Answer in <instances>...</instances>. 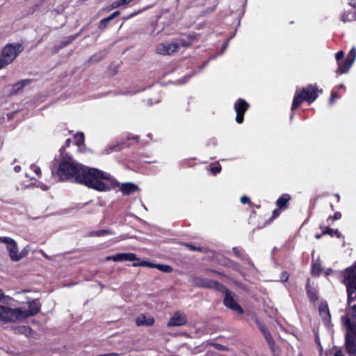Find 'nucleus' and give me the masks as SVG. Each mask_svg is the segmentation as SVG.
Wrapping results in <instances>:
<instances>
[{
	"label": "nucleus",
	"mask_w": 356,
	"mask_h": 356,
	"mask_svg": "<svg viewBox=\"0 0 356 356\" xmlns=\"http://www.w3.org/2000/svg\"><path fill=\"white\" fill-rule=\"evenodd\" d=\"M319 313L325 323H329L330 320V314L328 306L325 303H321L319 306Z\"/></svg>",
	"instance_id": "2eb2a0df"
},
{
	"label": "nucleus",
	"mask_w": 356,
	"mask_h": 356,
	"mask_svg": "<svg viewBox=\"0 0 356 356\" xmlns=\"http://www.w3.org/2000/svg\"><path fill=\"white\" fill-rule=\"evenodd\" d=\"M136 15V13L131 14V15L128 17V18H129V17H132L135 16Z\"/></svg>",
	"instance_id": "4d7b16f0"
},
{
	"label": "nucleus",
	"mask_w": 356,
	"mask_h": 356,
	"mask_svg": "<svg viewBox=\"0 0 356 356\" xmlns=\"http://www.w3.org/2000/svg\"><path fill=\"white\" fill-rule=\"evenodd\" d=\"M298 356H302V353H300V354L298 355Z\"/></svg>",
	"instance_id": "bf43d9fd"
},
{
	"label": "nucleus",
	"mask_w": 356,
	"mask_h": 356,
	"mask_svg": "<svg viewBox=\"0 0 356 356\" xmlns=\"http://www.w3.org/2000/svg\"><path fill=\"white\" fill-rule=\"evenodd\" d=\"M29 80H22L13 86V92H17L18 90L24 87L29 83Z\"/></svg>",
	"instance_id": "aec40b11"
},
{
	"label": "nucleus",
	"mask_w": 356,
	"mask_h": 356,
	"mask_svg": "<svg viewBox=\"0 0 356 356\" xmlns=\"http://www.w3.org/2000/svg\"><path fill=\"white\" fill-rule=\"evenodd\" d=\"M224 304L226 307L236 311L238 314H241L243 313V309L234 300L232 293L227 289L225 291Z\"/></svg>",
	"instance_id": "1a4fd4ad"
},
{
	"label": "nucleus",
	"mask_w": 356,
	"mask_h": 356,
	"mask_svg": "<svg viewBox=\"0 0 356 356\" xmlns=\"http://www.w3.org/2000/svg\"><path fill=\"white\" fill-rule=\"evenodd\" d=\"M329 234L330 236H336L337 238L341 237V233L337 229L327 228L323 232V234Z\"/></svg>",
	"instance_id": "5701e85b"
},
{
	"label": "nucleus",
	"mask_w": 356,
	"mask_h": 356,
	"mask_svg": "<svg viewBox=\"0 0 356 356\" xmlns=\"http://www.w3.org/2000/svg\"><path fill=\"white\" fill-rule=\"evenodd\" d=\"M155 265L151 262L146 261H142L137 263H134L133 266L137 267V266H146L149 268H155Z\"/></svg>",
	"instance_id": "4be33fe9"
},
{
	"label": "nucleus",
	"mask_w": 356,
	"mask_h": 356,
	"mask_svg": "<svg viewBox=\"0 0 356 356\" xmlns=\"http://www.w3.org/2000/svg\"><path fill=\"white\" fill-rule=\"evenodd\" d=\"M8 300H11V298L6 296L2 290L0 289V302L7 303Z\"/></svg>",
	"instance_id": "cd10ccee"
},
{
	"label": "nucleus",
	"mask_w": 356,
	"mask_h": 356,
	"mask_svg": "<svg viewBox=\"0 0 356 356\" xmlns=\"http://www.w3.org/2000/svg\"><path fill=\"white\" fill-rule=\"evenodd\" d=\"M209 345L213 346L216 349L219 350H227V348L222 345L215 343H210Z\"/></svg>",
	"instance_id": "c756f323"
},
{
	"label": "nucleus",
	"mask_w": 356,
	"mask_h": 356,
	"mask_svg": "<svg viewBox=\"0 0 356 356\" xmlns=\"http://www.w3.org/2000/svg\"><path fill=\"white\" fill-rule=\"evenodd\" d=\"M204 285L208 287H213L217 286L218 283L216 282H209L208 283H205Z\"/></svg>",
	"instance_id": "ea45409f"
},
{
	"label": "nucleus",
	"mask_w": 356,
	"mask_h": 356,
	"mask_svg": "<svg viewBox=\"0 0 356 356\" xmlns=\"http://www.w3.org/2000/svg\"><path fill=\"white\" fill-rule=\"evenodd\" d=\"M347 64H348V60L347 59H346V60L344 63L339 62L338 63L337 73H339V74H344V73L348 72L351 67H348V65Z\"/></svg>",
	"instance_id": "a211bd4d"
},
{
	"label": "nucleus",
	"mask_w": 356,
	"mask_h": 356,
	"mask_svg": "<svg viewBox=\"0 0 356 356\" xmlns=\"http://www.w3.org/2000/svg\"><path fill=\"white\" fill-rule=\"evenodd\" d=\"M341 218V213L340 212H336L333 216H332V218L333 220H339Z\"/></svg>",
	"instance_id": "58836bf2"
},
{
	"label": "nucleus",
	"mask_w": 356,
	"mask_h": 356,
	"mask_svg": "<svg viewBox=\"0 0 356 356\" xmlns=\"http://www.w3.org/2000/svg\"><path fill=\"white\" fill-rule=\"evenodd\" d=\"M280 209L278 208V209L274 210V211L273 213V218H277L280 214Z\"/></svg>",
	"instance_id": "a19ab883"
},
{
	"label": "nucleus",
	"mask_w": 356,
	"mask_h": 356,
	"mask_svg": "<svg viewBox=\"0 0 356 356\" xmlns=\"http://www.w3.org/2000/svg\"><path fill=\"white\" fill-rule=\"evenodd\" d=\"M353 265H356V261L355 262V264Z\"/></svg>",
	"instance_id": "052dcab7"
},
{
	"label": "nucleus",
	"mask_w": 356,
	"mask_h": 356,
	"mask_svg": "<svg viewBox=\"0 0 356 356\" xmlns=\"http://www.w3.org/2000/svg\"><path fill=\"white\" fill-rule=\"evenodd\" d=\"M257 325H258L259 329L260 330V331L262 333H264L265 331L268 330L266 329V327H265L264 324H263L262 323L258 322L257 323Z\"/></svg>",
	"instance_id": "72a5a7b5"
},
{
	"label": "nucleus",
	"mask_w": 356,
	"mask_h": 356,
	"mask_svg": "<svg viewBox=\"0 0 356 356\" xmlns=\"http://www.w3.org/2000/svg\"><path fill=\"white\" fill-rule=\"evenodd\" d=\"M154 323V318L149 314H143L136 318V324L138 326H150L152 325Z\"/></svg>",
	"instance_id": "ddd939ff"
},
{
	"label": "nucleus",
	"mask_w": 356,
	"mask_h": 356,
	"mask_svg": "<svg viewBox=\"0 0 356 356\" xmlns=\"http://www.w3.org/2000/svg\"><path fill=\"white\" fill-rule=\"evenodd\" d=\"M318 88L315 85H309L303 88L300 92L297 91L293 101L291 109L295 110L304 101L311 104L318 97Z\"/></svg>",
	"instance_id": "20e7f679"
},
{
	"label": "nucleus",
	"mask_w": 356,
	"mask_h": 356,
	"mask_svg": "<svg viewBox=\"0 0 356 356\" xmlns=\"http://www.w3.org/2000/svg\"><path fill=\"white\" fill-rule=\"evenodd\" d=\"M22 51V47L20 44H8L3 48L1 58L4 63L9 65Z\"/></svg>",
	"instance_id": "6e6552de"
},
{
	"label": "nucleus",
	"mask_w": 356,
	"mask_h": 356,
	"mask_svg": "<svg viewBox=\"0 0 356 356\" xmlns=\"http://www.w3.org/2000/svg\"><path fill=\"white\" fill-rule=\"evenodd\" d=\"M122 6V4H121L120 3V0H118V1H114L111 5V9H114V8H117L120 6Z\"/></svg>",
	"instance_id": "7c9ffc66"
},
{
	"label": "nucleus",
	"mask_w": 356,
	"mask_h": 356,
	"mask_svg": "<svg viewBox=\"0 0 356 356\" xmlns=\"http://www.w3.org/2000/svg\"><path fill=\"white\" fill-rule=\"evenodd\" d=\"M344 325L348 330L346 334V348L349 354H354L356 352V328L350 323L348 318H342Z\"/></svg>",
	"instance_id": "423d86ee"
},
{
	"label": "nucleus",
	"mask_w": 356,
	"mask_h": 356,
	"mask_svg": "<svg viewBox=\"0 0 356 356\" xmlns=\"http://www.w3.org/2000/svg\"><path fill=\"white\" fill-rule=\"evenodd\" d=\"M0 243L6 245V250L12 261H18L27 254V251L25 249L19 252L17 242L12 238L7 236L0 237Z\"/></svg>",
	"instance_id": "39448f33"
},
{
	"label": "nucleus",
	"mask_w": 356,
	"mask_h": 356,
	"mask_svg": "<svg viewBox=\"0 0 356 356\" xmlns=\"http://www.w3.org/2000/svg\"><path fill=\"white\" fill-rule=\"evenodd\" d=\"M289 276L286 273H284L283 277H282L283 281H286L288 279Z\"/></svg>",
	"instance_id": "8fccbe9b"
},
{
	"label": "nucleus",
	"mask_w": 356,
	"mask_h": 356,
	"mask_svg": "<svg viewBox=\"0 0 356 356\" xmlns=\"http://www.w3.org/2000/svg\"><path fill=\"white\" fill-rule=\"evenodd\" d=\"M187 322L186 316L179 312H176L168 321V327L181 326Z\"/></svg>",
	"instance_id": "f8f14e48"
},
{
	"label": "nucleus",
	"mask_w": 356,
	"mask_h": 356,
	"mask_svg": "<svg viewBox=\"0 0 356 356\" xmlns=\"http://www.w3.org/2000/svg\"><path fill=\"white\" fill-rule=\"evenodd\" d=\"M349 15L350 14H348L347 15H343L342 16V20L346 22L347 20H353L356 19V17H355L353 15H351L350 17H349Z\"/></svg>",
	"instance_id": "2f4dec72"
},
{
	"label": "nucleus",
	"mask_w": 356,
	"mask_h": 356,
	"mask_svg": "<svg viewBox=\"0 0 356 356\" xmlns=\"http://www.w3.org/2000/svg\"><path fill=\"white\" fill-rule=\"evenodd\" d=\"M108 232L107 230H100V231H97V232H95L94 233V235L95 236H103L106 234H107Z\"/></svg>",
	"instance_id": "4c0bfd02"
},
{
	"label": "nucleus",
	"mask_w": 356,
	"mask_h": 356,
	"mask_svg": "<svg viewBox=\"0 0 356 356\" xmlns=\"http://www.w3.org/2000/svg\"><path fill=\"white\" fill-rule=\"evenodd\" d=\"M30 170H32L35 175L38 177H40L41 175V170L39 166H38L35 164H32L30 166Z\"/></svg>",
	"instance_id": "a878e982"
},
{
	"label": "nucleus",
	"mask_w": 356,
	"mask_h": 356,
	"mask_svg": "<svg viewBox=\"0 0 356 356\" xmlns=\"http://www.w3.org/2000/svg\"><path fill=\"white\" fill-rule=\"evenodd\" d=\"M356 58V49L355 47H353L350 52L348 53L347 60H348V67H351L354 63Z\"/></svg>",
	"instance_id": "f3484780"
},
{
	"label": "nucleus",
	"mask_w": 356,
	"mask_h": 356,
	"mask_svg": "<svg viewBox=\"0 0 356 356\" xmlns=\"http://www.w3.org/2000/svg\"><path fill=\"white\" fill-rule=\"evenodd\" d=\"M249 104L243 99H238L234 104V110L236 113V121L241 124L243 121V115L248 108Z\"/></svg>",
	"instance_id": "9d476101"
},
{
	"label": "nucleus",
	"mask_w": 356,
	"mask_h": 356,
	"mask_svg": "<svg viewBox=\"0 0 356 356\" xmlns=\"http://www.w3.org/2000/svg\"><path fill=\"white\" fill-rule=\"evenodd\" d=\"M233 251L236 255L239 256V250L236 248H234Z\"/></svg>",
	"instance_id": "09e8293b"
},
{
	"label": "nucleus",
	"mask_w": 356,
	"mask_h": 356,
	"mask_svg": "<svg viewBox=\"0 0 356 356\" xmlns=\"http://www.w3.org/2000/svg\"><path fill=\"white\" fill-rule=\"evenodd\" d=\"M106 261L113 260V261H138L139 259L137 258L136 255L134 253L131 252H124V253H118L113 256H108L106 257Z\"/></svg>",
	"instance_id": "9b49d317"
},
{
	"label": "nucleus",
	"mask_w": 356,
	"mask_h": 356,
	"mask_svg": "<svg viewBox=\"0 0 356 356\" xmlns=\"http://www.w3.org/2000/svg\"><path fill=\"white\" fill-rule=\"evenodd\" d=\"M343 87V86L342 84H341V85H339V88H342Z\"/></svg>",
	"instance_id": "13d9d810"
},
{
	"label": "nucleus",
	"mask_w": 356,
	"mask_h": 356,
	"mask_svg": "<svg viewBox=\"0 0 356 356\" xmlns=\"http://www.w3.org/2000/svg\"><path fill=\"white\" fill-rule=\"evenodd\" d=\"M108 22H104V19L100 22V26L101 27H106Z\"/></svg>",
	"instance_id": "a18cd8bd"
},
{
	"label": "nucleus",
	"mask_w": 356,
	"mask_h": 356,
	"mask_svg": "<svg viewBox=\"0 0 356 356\" xmlns=\"http://www.w3.org/2000/svg\"><path fill=\"white\" fill-rule=\"evenodd\" d=\"M14 170L16 172H19L20 170H21V167L19 165H16L15 166L14 168Z\"/></svg>",
	"instance_id": "de8ad7c7"
},
{
	"label": "nucleus",
	"mask_w": 356,
	"mask_h": 356,
	"mask_svg": "<svg viewBox=\"0 0 356 356\" xmlns=\"http://www.w3.org/2000/svg\"><path fill=\"white\" fill-rule=\"evenodd\" d=\"M342 282L346 285L348 293V303L356 300V265H352L341 272Z\"/></svg>",
	"instance_id": "7ed1b4c3"
},
{
	"label": "nucleus",
	"mask_w": 356,
	"mask_h": 356,
	"mask_svg": "<svg viewBox=\"0 0 356 356\" xmlns=\"http://www.w3.org/2000/svg\"><path fill=\"white\" fill-rule=\"evenodd\" d=\"M220 170H221L220 167H218V166L211 168V172H213V174L214 175L219 173L220 172Z\"/></svg>",
	"instance_id": "c9c22d12"
},
{
	"label": "nucleus",
	"mask_w": 356,
	"mask_h": 356,
	"mask_svg": "<svg viewBox=\"0 0 356 356\" xmlns=\"http://www.w3.org/2000/svg\"><path fill=\"white\" fill-rule=\"evenodd\" d=\"M188 247L189 248L190 250H200V248L195 247L192 245H188Z\"/></svg>",
	"instance_id": "c03bdc74"
},
{
	"label": "nucleus",
	"mask_w": 356,
	"mask_h": 356,
	"mask_svg": "<svg viewBox=\"0 0 356 356\" xmlns=\"http://www.w3.org/2000/svg\"><path fill=\"white\" fill-rule=\"evenodd\" d=\"M337 98H338L337 93L332 92L330 99V104H333Z\"/></svg>",
	"instance_id": "e433bc0d"
},
{
	"label": "nucleus",
	"mask_w": 356,
	"mask_h": 356,
	"mask_svg": "<svg viewBox=\"0 0 356 356\" xmlns=\"http://www.w3.org/2000/svg\"><path fill=\"white\" fill-rule=\"evenodd\" d=\"M70 143V139H67L66 140V145H69Z\"/></svg>",
	"instance_id": "6e6d98bb"
},
{
	"label": "nucleus",
	"mask_w": 356,
	"mask_h": 356,
	"mask_svg": "<svg viewBox=\"0 0 356 356\" xmlns=\"http://www.w3.org/2000/svg\"><path fill=\"white\" fill-rule=\"evenodd\" d=\"M307 291L308 296L312 301H316L318 299L316 290L310 287L309 281L307 282Z\"/></svg>",
	"instance_id": "6ab92c4d"
},
{
	"label": "nucleus",
	"mask_w": 356,
	"mask_h": 356,
	"mask_svg": "<svg viewBox=\"0 0 356 356\" xmlns=\"http://www.w3.org/2000/svg\"><path fill=\"white\" fill-rule=\"evenodd\" d=\"M26 177H30L31 179L35 178L30 172H26Z\"/></svg>",
	"instance_id": "3c124183"
},
{
	"label": "nucleus",
	"mask_w": 356,
	"mask_h": 356,
	"mask_svg": "<svg viewBox=\"0 0 356 356\" xmlns=\"http://www.w3.org/2000/svg\"><path fill=\"white\" fill-rule=\"evenodd\" d=\"M241 202L242 204H249L250 203V200L248 197L243 195L241 197Z\"/></svg>",
	"instance_id": "473e14b6"
},
{
	"label": "nucleus",
	"mask_w": 356,
	"mask_h": 356,
	"mask_svg": "<svg viewBox=\"0 0 356 356\" xmlns=\"http://www.w3.org/2000/svg\"><path fill=\"white\" fill-rule=\"evenodd\" d=\"M334 356H343V353H342V352L341 350H337L334 353Z\"/></svg>",
	"instance_id": "49530a36"
},
{
	"label": "nucleus",
	"mask_w": 356,
	"mask_h": 356,
	"mask_svg": "<svg viewBox=\"0 0 356 356\" xmlns=\"http://www.w3.org/2000/svg\"><path fill=\"white\" fill-rule=\"evenodd\" d=\"M155 268L165 273H171L172 268L168 265L156 264Z\"/></svg>",
	"instance_id": "412c9836"
},
{
	"label": "nucleus",
	"mask_w": 356,
	"mask_h": 356,
	"mask_svg": "<svg viewBox=\"0 0 356 356\" xmlns=\"http://www.w3.org/2000/svg\"><path fill=\"white\" fill-rule=\"evenodd\" d=\"M322 235H323V233L321 234H316L315 237L316 238L319 239L321 237Z\"/></svg>",
	"instance_id": "864d4df0"
},
{
	"label": "nucleus",
	"mask_w": 356,
	"mask_h": 356,
	"mask_svg": "<svg viewBox=\"0 0 356 356\" xmlns=\"http://www.w3.org/2000/svg\"><path fill=\"white\" fill-rule=\"evenodd\" d=\"M133 0H120L121 4L122 6L128 5L129 3H131Z\"/></svg>",
	"instance_id": "79ce46f5"
},
{
	"label": "nucleus",
	"mask_w": 356,
	"mask_h": 356,
	"mask_svg": "<svg viewBox=\"0 0 356 356\" xmlns=\"http://www.w3.org/2000/svg\"><path fill=\"white\" fill-rule=\"evenodd\" d=\"M76 143L80 147L84 143V135L83 133L76 134L74 136Z\"/></svg>",
	"instance_id": "b1692460"
},
{
	"label": "nucleus",
	"mask_w": 356,
	"mask_h": 356,
	"mask_svg": "<svg viewBox=\"0 0 356 356\" xmlns=\"http://www.w3.org/2000/svg\"><path fill=\"white\" fill-rule=\"evenodd\" d=\"M263 334H264L266 340L268 341V343L270 345H272L273 343V340L270 333L267 330V331H265L264 333H263Z\"/></svg>",
	"instance_id": "bb28decb"
},
{
	"label": "nucleus",
	"mask_w": 356,
	"mask_h": 356,
	"mask_svg": "<svg viewBox=\"0 0 356 356\" xmlns=\"http://www.w3.org/2000/svg\"><path fill=\"white\" fill-rule=\"evenodd\" d=\"M41 188H42L44 191H46V190H47V189H48V187H47V186H44V185H42V186H41Z\"/></svg>",
	"instance_id": "5fc2aeb1"
},
{
	"label": "nucleus",
	"mask_w": 356,
	"mask_h": 356,
	"mask_svg": "<svg viewBox=\"0 0 356 356\" xmlns=\"http://www.w3.org/2000/svg\"><path fill=\"white\" fill-rule=\"evenodd\" d=\"M138 189V186L132 183L122 184L120 188V191L125 195H131L136 192Z\"/></svg>",
	"instance_id": "4468645a"
},
{
	"label": "nucleus",
	"mask_w": 356,
	"mask_h": 356,
	"mask_svg": "<svg viewBox=\"0 0 356 356\" xmlns=\"http://www.w3.org/2000/svg\"><path fill=\"white\" fill-rule=\"evenodd\" d=\"M188 45H189V43H186L182 40L176 42L160 43L156 47V52L163 56L171 55L176 52L180 46L186 47Z\"/></svg>",
	"instance_id": "0eeeda50"
},
{
	"label": "nucleus",
	"mask_w": 356,
	"mask_h": 356,
	"mask_svg": "<svg viewBox=\"0 0 356 356\" xmlns=\"http://www.w3.org/2000/svg\"><path fill=\"white\" fill-rule=\"evenodd\" d=\"M7 64L4 63L3 60L0 58V70L5 67Z\"/></svg>",
	"instance_id": "37998d69"
},
{
	"label": "nucleus",
	"mask_w": 356,
	"mask_h": 356,
	"mask_svg": "<svg viewBox=\"0 0 356 356\" xmlns=\"http://www.w3.org/2000/svg\"><path fill=\"white\" fill-rule=\"evenodd\" d=\"M120 15L119 11H115L108 17L104 19V22H109L110 20L113 19L115 17L118 16Z\"/></svg>",
	"instance_id": "c85d7f7f"
},
{
	"label": "nucleus",
	"mask_w": 356,
	"mask_h": 356,
	"mask_svg": "<svg viewBox=\"0 0 356 356\" xmlns=\"http://www.w3.org/2000/svg\"><path fill=\"white\" fill-rule=\"evenodd\" d=\"M28 309L26 307L10 308L0 305V321L5 322H17L22 321L39 312L40 305L36 300L28 302Z\"/></svg>",
	"instance_id": "f03ea898"
},
{
	"label": "nucleus",
	"mask_w": 356,
	"mask_h": 356,
	"mask_svg": "<svg viewBox=\"0 0 356 356\" xmlns=\"http://www.w3.org/2000/svg\"><path fill=\"white\" fill-rule=\"evenodd\" d=\"M56 175L60 181L74 178L76 182L98 191H108L118 185L116 180L108 172L84 166L69 156L63 157Z\"/></svg>",
	"instance_id": "f257e3e1"
},
{
	"label": "nucleus",
	"mask_w": 356,
	"mask_h": 356,
	"mask_svg": "<svg viewBox=\"0 0 356 356\" xmlns=\"http://www.w3.org/2000/svg\"><path fill=\"white\" fill-rule=\"evenodd\" d=\"M291 197L288 194H283L277 200V206L279 209L287 208L288 202H289Z\"/></svg>",
	"instance_id": "dca6fc26"
},
{
	"label": "nucleus",
	"mask_w": 356,
	"mask_h": 356,
	"mask_svg": "<svg viewBox=\"0 0 356 356\" xmlns=\"http://www.w3.org/2000/svg\"><path fill=\"white\" fill-rule=\"evenodd\" d=\"M352 301H353V300H351V301H350V304L348 303V305L352 307V309L354 311V310H356V305H352V306H351V305H350V304H351V302H352Z\"/></svg>",
	"instance_id": "603ef678"
},
{
	"label": "nucleus",
	"mask_w": 356,
	"mask_h": 356,
	"mask_svg": "<svg viewBox=\"0 0 356 356\" xmlns=\"http://www.w3.org/2000/svg\"><path fill=\"white\" fill-rule=\"evenodd\" d=\"M321 272V265L318 263L313 264L312 268V273L314 275H318Z\"/></svg>",
	"instance_id": "393cba45"
},
{
	"label": "nucleus",
	"mask_w": 356,
	"mask_h": 356,
	"mask_svg": "<svg viewBox=\"0 0 356 356\" xmlns=\"http://www.w3.org/2000/svg\"><path fill=\"white\" fill-rule=\"evenodd\" d=\"M344 53L342 51H339L336 54V59L339 60L343 58Z\"/></svg>",
	"instance_id": "f704fd0d"
}]
</instances>
